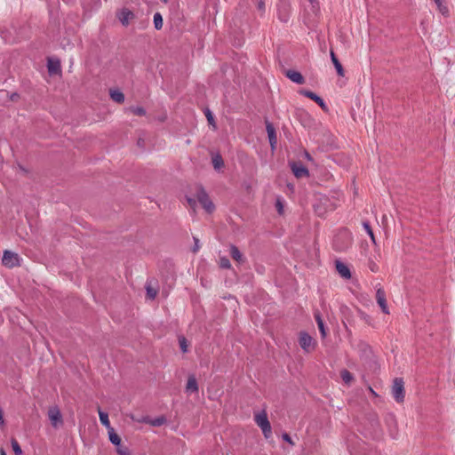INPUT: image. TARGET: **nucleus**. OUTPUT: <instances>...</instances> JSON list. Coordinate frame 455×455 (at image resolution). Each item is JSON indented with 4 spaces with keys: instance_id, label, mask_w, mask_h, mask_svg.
<instances>
[{
    "instance_id": "22",
    "label": "nucleus",
    "mask_w": 455,
    "mask_h": 455,
    "mask_svg": "<svg viewBox=\"0 0 455 455\" xmlns=\"http://www.w3.org/2000/svg\"><path fill=\"white\" fill-rule=\"evenodd\" d=\"M255 422L260 427V429L270 424L265 411H262L261 412H259L255 415Z\"/></svg>"
},
{
    "instance_id": "47",
    "label": "nucleus",
    "mask_w": 455,
    "mask_h": 455,
    "mask_svg": "<svg viewBox=\"0 0 455 455\" xmlns=\"http://www.w3.org/2000/svg\"><path fill=\"white\" fill-rule=\"evenodd\" d=\"M4 425V411L0 407V427Z\"/></svg>"
},
{
    "instance_id": "28",
    "label": "nucleus",
    "mask_w": 455,
    "mask_h": 455,
    "mask_svg": "<svg viewBox=\"0 0 455 455\" xmlns=\"http://www.w3.org/2000/svg\"><path fill=\"white\" fill-rule=\"evenodd\" d=\"M178 341H179L180 351L183 354L188 353V352L189 342L188 341L186 337L183 336V335H179L178 336Z\"/></svg>"
},
{
    "instance_id": "48",
    "label": "nucleus",
    "mask_w": 455,
    "mask_h": 455,
    "mask_svg": "<svg viewBox=\"0 0 455 455\" xmlns=\"http://www.w3.org/2000/svg\"><path fill=\"white\" fill-rule=\"evenodd\" d=\"M361 315H362V318H363L366 323H369L370 319H371L370 315H368L367 314H365V313H363V312H361Z\"/></svg>"
},
{
    "instance_id": "36",
    "label": "nucleus",
    "mask_w": 455,
    "mask_h": 455,
    "mask_svg": "<svg viewBox=\"0 0 455 455\" xmlns=\"http://www.w3.org/2000/svg\"><path fill=\"white\" fill-rule=\"evenodd\" d=\"M204 115L206 116V119H207L209 124L212 125L213 128L216 129L217 126H216L215 117H214L212 112L209 108H205Z\"/></svg>"
},
{
    "instance_id": "44",
    "label": "nucleus",
    "mask_w": 455,
    "mask_h": 455,
    "mask_svg": "<svg viewBox=\"0 0 455 455\" xmlns=\"http://www.w3.org/2000/svg\"><path fill=\"white\" fill-rule=\"evenodd\" d=\"M186 200L188 204V205L191 207V208H195L196 206V200L190 197V196H186Z\"/></svg>"
},
{
    "instance_id": "23",
    "label": "nucleus",
    "mask_w": 455,
    "mask_h": 455,
    "mask_svg": "<svg viewBox=\"0 0 455 455\" xmlns=\"http://www.w3.org/2000/svg\"><path fill=\"white\" fill-rule=\"evenodd\" d=\"M109 96L113 101L119 104L124 103L125 100L124 92L119 89H111L109 91Z\"/></svg>"
},
{
    "instance_id": "12",
    "label": "nucleus",
    "mask_w": 455,
    "mask_h": 455,
    "mask_svg": "<svg viewBox=\"0 0 455 455\" xmlns=\"http://www.w3.org/2000/svg\"><path fill=\"white\" fill-rule=\"evenodd\" d=\"M385 423L388 427L390 436L395 439L398 434V430L395 414L387 413L385 417Z\"/></svg>"
},
{
    "instance_id": "14",
    "label": "nucleus",
    "mask_w": 455,
    "mask_h": 455,
    "mask_svg": "<svg viewBox=\"0 0 455 455\" xmlns=\"http://www.w3.org/2000/svg\"><path fill=\"white\" fill-rule=\"evenodd\" d=\"M335 268L338 274L344 279L349 280L352 277L349 267L339 259L335 261Z\"/></svg>"
},
{
    "instance_id": "24",
    "label": "nucleus",
    "mask_w": 455,
    "mask_h": 455,
    "mask_svg": "<svg viewBox=\"0 0 455 455\" xmlns=\"http://www.w3.org/2000/svg\"><path fill=\"white\" fill-rule=\"evenodd\" d=\"M212 163L213 168L216 171H220L225 165L224 160H223L221 155L219 152L214 154V155H212Z\"/></svg>"
},
{
    "instance_id": "43",
    "label": "nucleus",
    "mask_w": 455,
    "mask_h": 455,
    "mask_svg": "<svg viewBox=\"0 0 455 455\" xmlns=\"http://www.w3.org/2000/svg\"><path fill=\"white\" fill-rule=\"evenodd\" d=\"M257 9L261 12H265V0H258L257 1Z\"/></svg>"
},
{
    "instance_id": "15",
    "label": "nucleus",
    "mask_w": 455,
    "mask_h": 455,
    "mask_svg": "<svg viewBox=\"0 0 455 455\" xmlns=\"http://www.w3.org/2000/svg\"><path fill=\"white\" fill-rule=\"evenodd\" d=\"M376 300L379 307L381 308V311L384 314H389L387 302L386 299V292L382 288H379L376 291Z\"/></svg>"
},
{
    "instance_id": "39",
    "label": "nucleus",
    "mask_w": 455,
    "mask_h": 455,
    "mask_svg": "<svg viewBox=\"0 0 455 455\" xmlns=\"http://www.w3.org/2000/svg\"><path fill=\"white\" fill-rule=\"evenodd\" d=\"M261 430H262L264 436L267 439L271 436V435H272L271 424H268V426H266V427H262Z\"/></svg>"
},
{
    "instance_id": "41",
    "label": "nucleus",
    "mask_w": 455,
    "mask_h": 455,
    "mask_svg": "<svg viewBox=\"0 0 455 455\" xmlns=\"http://www.w3.org/2000/svg\"><path fill=\"white\" fill-rule=\"evenodd\" d=\"M275 208H276V211L279 214H283V203L281 202L280 199H277L276 202H275Z\"/></svg>"
},
{
    "instance_id": "40",
    "label": "nucleus",
    "mask_w": 455,
    "mask_h": 455,
    "mask_svg": "<svg viewBox=\"0 0 455 455\" xmlns=\"http://www.w3.org/2000/svg\"><path fill=\"white\" fill-rule=\"evenodd\" d=\"M369 419L371 420V423L372 427H379V418H378V416L376 414H371Z\"/></svg>"
},
{
    "instance_id": "52",
    "label": "nucleus",
    "mask_w": 455,
    "mask_h": 455,
    "mask_svg": "<svg viewBox=\"0 0 455 455\" xmlns=\"http://www.w3.org/2000/svg\"><path fill=\"white\" fill-rule=\"evenodd\" d=\"M319 208H320L319 206H318V207H315V212H317V213H318V215H320V216H321V215L323 214V212H319Z\"/></svg>"
},
{
    "instance_id": "3",
    "label": "nucleus",
    "mask_w": 455,
    "mask_h": 455,
    "mask_svg": "<svg viewBox=\"0 0 455 455\" xmlns=\"http://www.w3.org/2000/svg\"><path fill=\"white\" fill-rule=\"evenodd\" d=\"M392 395L396 403H403L405 397V388L403 378H395L392 386Z\"/></svg>"
},
{
    "instance_id": "5",
    "label": "nucleus",
    "mask_w": 455,
    "mask_h": 455,
    "mask_svg": "<svg viewBox=\"0 0 455 455\" xmlns=\"http://www.w3.org/2000/svg\"><path fill=\"white\" fill-rule=\"evenodd\" d=\"M299 344L306 353L314 351L316 347V341L304 331L299 332Z\"/></svg>"
},
{
    "instance_id": "38",
    "label": "nucleus",
    "mask_w": 455,
    "mask_h": 455,
    "mask_svg": "<svg viewBox=\"0 0 455 455\" xmlns=\"http://www.w3.org/2000/svg\"><path fill=\"white\" fill-rule=\"evenodd\" d=\"M368 267H369L370 270L373 273H376L379 271V266L377 265V263L374 260H372L371 259L368 261Z\"/></svg>"
},
{
    "instance_id": "51",
    "label": "nucleus",
    "mask_w": 455,
    "mask_h": 455,
    "mask_svg": "<svg viewBox=\"0 0 455 455\" xmlns=\"http://www.w3.org/2000/svg\"><path fill=\"white\" fill-rule=\"evenodd\" d=\"M0 455H7V453H6V451H4V448L0 449Z\"/></svg>"
},
{
    "instance_id": "8",
    "label": "nucleus",
    "mask_w": 455,
    "mask_h": 455,
    "mask_svg": "<svg viewBox=\"0 0 455 455\" xmlns=\"http://www.w3.org/2000/svg\"><path fill=\"white\" fill-rule=\"evenodd\" d=\"M299 94L305 96L306 98H308L310 99L311 100H313L314 102H315L323 111L324 112H328L329 111V108L326 104V102L324 101V100L320 97L318 94H316L315 92L310 91V90H307V89H300L299 91Z\"/></svg>"
},
{
    "instance_id": "16",
    "label": "nucleus",
    "mask_w": 455,
    "mask_h": 455,
    "mask_svg": "<svg viewBox=\"0 0 455 455\" xmlns=\"http://www.w3.org/2000/svg\"><path fill=\"white\" fill-rule=\"evenodd\" d=\"M117 18L123 26L127 27L129 25L130 20L135 18V14L132 11L128 8H122L121 11L117 13Z\"/></svg>"
},
{
    "instance_id": "34",
    "label": "nucleus",
    "mask_w": 455,
    "mask_h": 455,
    "mask_svg": "<svg viewBox=\"0 0 455 455\" xmlns=\"http://www.w3.org/2000/svg\"><path fill=\"white\" fill-rule=\"evenodd\" d=\"M340 377L342 380L347 384H349L354 379L353 374L346 369L340 371Z\"/></svg>"
},
{
    "instance_id": "4",
    "label": "nucleus",
    "mask_w": 455,
    "mask_h": 455,
    "mask_svg": "<svg viewBox=\"0 0 455 455\" xmlns=\"http://www.w3.org/2000/svg\"><path fill=\"white\" fill-rule=\"evenodd\" d=\"M108 439L110 443L116 446L118 455H131L129 448L122 444V439L114 428H110Z\"/></svg>"
},
{
    "instance_id": "1",
    "label": "nucleus",
    "mask_w": 455,
    "mask_h": 455,
    "mask_svg": "<svg viewBox=\"0 0 455 455\" xmlns=\"http://www.w3.org/2000/svg\"><path fill=\"white\" fill-rule=\"evenodd\" d=\"M351 244V237L347 229H341L333 239V248L336 251H346Z\"/></svg>"
},
{
    "instance_id": "2",
    "label": "nucleus",
    "mask_w": 455,
    "mask_h": 455,
    "mask_svg": "<svg viewBox=\"0 0 455 455\" xmlns=\"http://www.w3.org/2000/svg\"><path fill=\"white\" fill-rule=\"evenodd\" d=\"M196 199L202 207L208 212L212 213L215 211V205L210 199L208 193L203 185H197Z\"/></svg>"
},
{
    "instance_id": "35",
    "label": "nucleus",
    "mask_w": 455,
    "mask_h": 455,
    "mask_svg": "<svg viewBox=\"0 0 455 455\" xmlns=\"http://www.w3.org/2000/svg\"><path fill=\"white\" fill-rule=\"evenodd\" d=\"M157 295V290L151 287L149 284L146 285V297L149 299H155Z\"/></svg>"
},
{
    "instance_id": "46",
    "label": "nucleus",
    "mask_w": 455,
    "mask_h": 455,
    "mask_svg": "<svg viewBox=\"0 0 455 455\" xmlns=\"http://www.w3.org/2000/svg\"><path fill=\"white\" fill-rule=\"evenodd\" d=\"M20 96L18 92H12L11 95H10V100L12 101H18L20 100Z\"/></svg>"
},
{
    "instance_id": "30",
    "label": "nucleus",
    "mask_w": 455,
    "mask_h": 455,
    "mask_svg": "<svg viewBox=\"0 0 455 455\" xmlns=\"http://www.w3.org/2000/svg\"><path fill=\"white\" fill-rule=\"evenodd\" d=\"M155 28L160 30L163 28V16L160 12H156L153 17Z\"/></svg>"
},
{
    "instance_id": "18",
    "label": "nucleus",
    "mask_w": 455,
    "mask_h": 455,
    "mask_svg": "<svg viewBox=\"0 0 455 455\" xmlns=\"http://www.w3.org/2000/svg\"><path fill=\"white\" fill-rule=\"evenodd\" d=\"M314 318H315V320L316 322L318 330H319L320 334H321V338L322 339H325L327 337V334H328V328L325 325V323L323 322V319L322 317V314L320 313L319 310H315L314 312Z\"/></svg>"
},
{
    "instance_id": "20",
    "label": "nucleus",
    "mask_w": 455,
    "mask_h": 455,
    "mask_svg": "<svg viewBox=\"0 0 455 455\" xmlns=\"http://www.w3.org/2000/svg\"><path fill=\"white\" fill-rule=\"evenodd\" d=\"M331 60L336 69V72L339 76H345V69L340 63L339 60L338 59L336 53L333 52V50H331L330 52Z\"/></svg>"
},
{
    "instance_id": "13",
    "label": "nucleus",
    "mask_w": 455,
    "mask_h": 455,
    "mask_svg": "<svg viewBox=\"0 0 455 455\" xmlns=\"http://www.w3.org/2000/svg\"><path fill=\"white\" fill-rule=\"evenodd\" d=\"M46 67L50 76H55L61 73V65L59 59L48 58Z\"/></svg>"
},
{
    "instance_id": "26",
    "label": "nucleus",
    "mask_w": 455,
    "mask_h": 455,
    "mask_svg": "<svg viewBox=\"0 0 455 455\" xmlns=\"http://www.w3.org/2000/svg\"><path fill=\"white\" fill-rule=\"evenodd\" d=\"M144 421L149 423L153 427H161L164 423H166L167 419L164 415H162L153 419H149L148 418H147L146 419H144Z\"/></svg>"
},
{
    "instance_id": "37",
    "label": "nucleus",
    "mask_w": 455,
    "mask_h": 455,
    "mask_svg": "<svg viewBox=\"0 0 455 455\" xmlns=\"http://www.w3.org/2000/svg\"><path fill=\"white\" fill-rule=\"evenodd\" d=\"M219 265L222 269H229L231 267L230 260L227 257H220Z\"/></svg>"
},
{
    "instance_id": "25",
    "label": "nucleus",
    "mask_w": 455,
    "mask_h": 455,
    "mask_svg": "<svg viewBox=\"0 0 455 455\" xmlns=\"http://www.w3.org/2000/svg\"><path fill=\"white\" fill-rule=\"evenodd\" d=\"M358 347H359L361 357H363V356L369 357L372 354L371 347L369 344H367L365 342H361L358 345Z\"/></svg>"
},
{
    "instance_id": "10",
    "label": "nucleus",
    "mask_w": 455,
    "mask_h": 455,
    "mask_svg": "<svg viewBox=\"0 0 455 455\" xmlns=\"http://www.w3.org/2000/svg\"><path fill=\"white\" fill-rule=\"evenodd\" d=\"M48 418L54 428H58L63 425L62 415L58 406H53L49 409Z\"/></svg>"
},
{
    "instance_id": "21",
    "label": "nucleus",
    "mask_w": 455,
    "mask_h": 455,
    "mask_svg": "<svg viewBox=\"0 0 455 455\" xmlns=\"http://www.w3.org/2000/svg\"><path fill=\"white\" fill-rule=\"evenodd\" d=\"M230 256L232 259L238 263H244L245 262V257L243 255V253L240 251L239 248L235 246V244L230 245L229 249Z\"/></svg>"
},
{
    "instance_id": "45",
    "label": "nucleus",
    "mask_w": 455,
    "mask_h": 455,
    "mask_svg": "<svg viewBox=\"0 0 455 455\" xmlns=\"http://www.w3.org/2000/svg\"><path fill=\"white\" fill-rule=\"evenodd\" d=\"M194 243H195V244H194V246L192 247V251H193L194 253H196V252H197V251H198V250H199V239H198V238H196V237H194Z\"/></svg>"
},
{
    "instance_id": "17",
    "label": "nucleus",
    "mask_w": 455,
    "mask_h": 455,
    "mask_svg": "<svg viewBox=\"0 0 455 455\" xmlns=\"http://www.w3.org/2000/svg\"><path fill=\"white\" fill-rule=\"evenodd\" d=\"M284 75L287 78H289L296 84H304L306 82V79L303 76V75L295 69H287L284 71Z\"/></svg>"
},
{
    "instance_id": "9",
    "label": "nucleus",
    "mask_w": 455,
    "mask_h": 455,
    "mask_svg": "<svg viewBox=\"0 0 455 455\" xmlns=\"http://www.w3.org/2000/svg\"><path fill=\"white\" fill-rule=\"evenodd\" d=\"M289 165L291 167L292 174L297 179H301V178H304V177H309V171L307 168V166H305L302 164V162H300V161H291V162H289Z\"/></svg>"
},
{
    "instance_id": "27",
    "label": "nucleus",
    "mask_w": 455,
    "mask_h": 455,
    "mask_svg": "<svg viewBox=\"0 0 455 455\" xmlns=\"http://www.w3.org/2000/svg\"><path fill=\"white\" fill-rule=\"evenodd\" d=\"M99 416L100 423L108 428V431H110V428H113L110 425V421L108 419V414L105 411L99 410Z\"/></svg>"
},
{
    "instance_id": "49",
    "label": "nucleus",
    "mask_w": 455,
    "mask_h": 455,
    "mask_svg": "<svg viewBox=\"0 0 455 455\" xmlns=\"http://www.w3.org/2000/svg\"><path fill=\"white\" fill-rule=\"evenodd\" d=\"M309 2L312 4L313 8H315V6L318 8V0H309Z\"/></svg>"
},
{
    "instance_id": "31",
    "label": "nucleus",
    "mask_w": 455,
    "mask_h": 455,
    "mask_svg": "<svg viewBox=\"0 0 455 455\" xmlns=\"http://www.w3.org/2000/svg\"><path fill=\"white\" fill-rule=\"evenodd\" d=\"M11 445L15 455H23V451L16 438H11Z\"/></svg>"
},
{
    "instance_id": "29",
    "label": "nucleus",
    "mask_w": 455,
    "mask_h": 455,
    "mask_svg": "<svg viewBox=\"0 0 455 455\" xmlns=\"http://www.w3.org/2000/svg\"><path fill=\"white\" fill-rule=\"evenodd\" d=\"M436 4L438 11L443 15V16H449L450 11L447 5L444 4V0H434Z\"/></svg>"
},
{
    "instance_id": "19",
    "label": "nucleus",
    "mask_w": 455,
    "mask_h": 455,
    "mask_svg": "<svg viewBox=\"0 0 455 455\" xmlns=\"http://www.w3.org/2000/svg\"><path fill=\"white\" fill-rule=\"evenodd\" d=\"M199 387L197 379L194 374H189L188 377L185 392L188 394L198 393Z\"/></svg>"
},
{
    "instance_id": "54",
    "label": "nucleus",
    "mask_w": 455,
    "mask_h": 455,
    "mask_svg": "<svg viewBox=\"0 0 455 455\" xmlns=\"http://www.w3.org/2000/svg\"><path fill=\"white\" fill-rule=\"evenodd\" d=\"M163 3L167 4L169 0H161Z\"/></svg>"
},
{
    "instance_id": "11",
    "label": "nucleus",
    "mask_w": 455,
    "mask_h": 455,
    "mask_svg": "<svg viewBox=\"0 0 455 455\" xmlns=\"http://www.w3.org/2000/svg\"><path fill=\"white\" fill-rule=\"evenodd\" d=\"M265 124H266V130H267L270 148L272 150H275L276 148V144H277V136H276L275 128L274 124L267 119L265 120Z\"/></svg>"
},
{
    "instance_id": "53",
    "label": "nucleus",
    "mask_w": 455,
    "mask_h": 455,
    "mask_svg": "<svg viewBox=\"0 0 455 455\" xmlns=\"http://www.w3.org/2000/svg\"><path fill=\"white\" fill-rule=\"evenodd\" d=\"M370 389H371V392L372 393V395H376V396L378 395L374 392V390H373L372 388H370Z\"/></svg>"
},
{
    "instance_id": "6",
    "label": "nucleus",
    "mask_w": 455,
    "mask_h": 455,
    "mask_svg": "<svg viewBox=\"0 0 455 455\" xmlns=\"http://www.w3.org/2000/svg\"><path fill=\"white\" fill-rule=\"evenodd\" d=\"M2 264L8 268H12L20 265V258L17 253L5 250L3 253Z\"/></svg>"
},
{
    "instance_id": "32",
    "label": "nucleus",
    "mask_w": 455,
    "mask_h": 455,
    "mask_svg": "<svg viewBox=\"0 0 455 455\" xmlns=\"http://www.w3.org/2000/svg\"><path fill=\"white\" fill-rule=\"evenodd\" d=\"M363 227L364 228V230L366 231V233L368 234V235L370 236L371 242L376 244V238H375V235H374V233H373V230L371 227V224L369 221H363Z\"/></svg>"
},
{
    "instance_id": "50",
    "label": "nucleus",
    "mask_w": 455,
    "mask_h": 455,
    "mask_svg": "<svg viewBox=\"0 0 455 455\" xmlns=\"http://www.w3.org/2000/svg\"><path fill=\"white\" fill-rule=\"evenodd\" d=\"M305 156H306L307 159L312 160L311 155L308 152H307V151L305 152Z\"/></svg>"
},
{
    "instance_id": "7",
    "label": "nucleus",
    "mask_w": 455,
    "mask_h": 455,
    "mask_svg": "<svg viewBox=\"0 0 455 455\" xmlns=\"http://www.w3.org/2000/svg\"><path fill=\"white\" fill-rule=\"evenodd\" d=\"M291 16V4L288 0H280L277 4V17L280 21L287 23Z\"/></svg>"
},
{
    "instance_id": "42",
    "label": "nucleus",
    "mask_w": 455,
    "mask_h": 455,
    "mask_svg": "<svg viewBox=\"0 0 455 455\" xmlns=\"http://www.w3.org/2000/svg\"><path fill=\"white\" fill-rule=\"evenodd\" d=\"M282 438L284 442L290 443L292 446L294 445V443L288 433H286V432L283 433Z\"/></svg>"
},
{
    "instance_id": "33",
    "label": "nucleus",
    "mask_w": 455,
    "mask_h": 455,
    "mask_svg": "<svg viewBox=\"0 0 455 455\" xmlns=\"http://www.w3.org/2000/svg\"><path fill=\"white\" fill-rule=\"evenodd\" d=\"M129 110L135 116H144L147 113L146 109L140 106H132Z\"/></svg>"
}]
</instances>
